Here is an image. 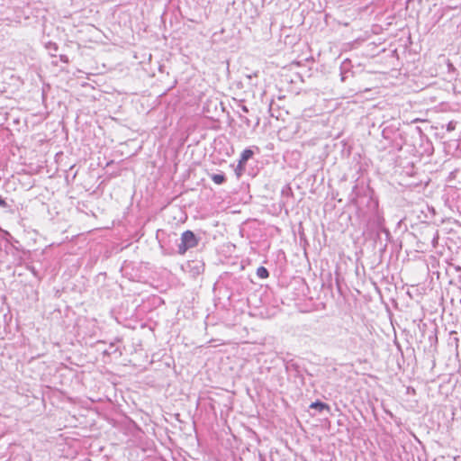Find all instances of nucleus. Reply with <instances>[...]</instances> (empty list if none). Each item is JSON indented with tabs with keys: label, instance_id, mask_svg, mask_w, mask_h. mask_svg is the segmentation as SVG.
<instances>
[{
	"label": "nucleus",
	"instance_id": "nucleus-1",
	"mask_svg": "<svg viewBox=\"0 0 461 461\" xmlns=\"http://www.w3.org/2000/svg\"><path fill=\"white\" fill-rule=\"evenodd\" d=\"M327 336L332 339L340 342L341 346L348 349H355L357 348V341L354 333L350 332L340 322H330L327 328Z\"/></svg>",
	"mask_w": 461,
	"mask_h": 461
},
{
	"label": "nucleus",
	"instance_id": "nucleus-2",
	"mask_svg": "<svg viewBox=\"0 0 461 461\" xmlns=\"http://www.w3.org/2000/svg\"><path fill=\"white\" fill-rule=\"evenodd\" d=\"M384 126L382 130V136L384 140H387L393 143L395 147H398V149H402V142H398V139L402 140V132L399 128L393 123L385 124L383 123Z\"/></svg>",
	"mask_w": 461,
	"mask_h": 461
},
{
	"label": "nucleus",
	"instance_id": "nucleus-3",
	"mask_svg": "<svg viewBox=\"0 0 461 461\" xmlns=\"http://www.w3.org/2000/svg\"><path fill=\"white\" fill-rule=\"evenodd\" d=\"M181 242L177 246V252L184 255L188 249L198 245V238L192 230H185L181 235Z\"/></svg>",
	"mask_w": 461,
	"mask_h": 461
},
{
	"label": "nucleus",
	"instance_id": "nucleus-4",
	"mask_svg": "<svg viewBox=\"0 0 461 461\" xmlns=\"http://www.w3.org/2000/svg\"><path fill=\"white\" fill-rule=\"evenodd\" d=\"M253 155H254V151L249 148L245 149L241 152L238 165L234 168L235 175L238 178H240L245 172L246 164H247L248 160L253 157Z\"/></svg>",
	"mask_w": 461,
	"mask_h": 461
},
{
	"label": "nucleus",
	"instance_id": "nucleus-5",
	"mask_svg": "<svg viewBox=\"0 0 461 461\" xmlns=\"http://www.w3.org/2000/svg\"><path fill=\"white\" fill-rule=\"evenodd\" d=\"M310 409L316 410L319 412H322L323 411H330V407L329 406V404L319 400L312 402L310 404Z\"/></svg>",
	"mask_w": 461,
	"mask_h": 461
},
{
	"label": "nucleus",
	"instance_id": "nucleus-6",
	"mask_svg": "<svg viewBox=\"0 0 461 461\" xmlns=\"http://www.w3.org/2000/svg\"><path fill=\"white\" fill-rule=\"evenodd\" d=\"M210 178L216 185H222V184H224L226 182V176H225L224 173L212 174L210 176Z\"/></svg>",
	"mask_w": 461,
	"mask_h": 461
},
{
	"label": "nucleus",
	"instance_id": "nucleus-7",
	"mask_svg": "<svg viewBox=\"0 0 461 461\" xmlns=\"http://www.w3.org/2000/svg\"><path fill=\"white\" fill-rule=\"evenodd\" d=\"M257 276L261 279H266L269 276V271L261 266L257 269Z\"/></svg>",
	"mask_w": 461,
	"mask_h": 461
},
{
	"label": "nucleus",
	"instance_id": "nucleus-8",
	"mask_svg": "<svg viewBox=\"0 0 461 461\" xmlns=\"http://www.w3.org/2000/svg\"><path fill=\"white\" fill-rule=\"evenodd\" d=\"M46 47L50 51H57L59 49L57 43L55 42H49Z\"/></svg>",
	"mask_w": 461,
	"mask_h": 461
},
{
	"label": "nucleus",
	"instance_id": "nucleus-9",
	"mask_svg": "<svg viewBox=\"0 0 461 461\" xmlns=\"http://www.w3.org/2000/svg\"><path fill=\"white\" fill-rule=\"evenodd\" d=\"M344 66H345V64H343V66L341 67V71H340L341 81H343V82L346 80L347 74L349 72V70H344Z\"/></svg>",
	"mask_w": 461,
	"mask_h": 461
},
{
	"label": "nucleus",
	"instance_id": "nucleus-10",
	"mask_svg": "<svg viewBox=\"0 0 461 461\" xmlns=\"http://www.w3.org/2000/svg\"><path fill=\"white\" fill-rule=\"evenodd\" d=\"M456 129V122H449L447 124V131H452Z\"/></svg>",
	"mask_w": 461,
	"mask_h": 461
},
{
	"label": "nucleus",
	"instance_id": "nucleus-11",
	"mask_svg": "<svg viewBox=\"0 0 461 461\" xmlns=\"http://www.w3.org/2000/svg\"><path fill=\"white\" fill-rule=\"evenodd\" d=\"M0 207H2V208L9 207L8 203L5 202V200L1 195H0Z\"/></svg>",
	"mask_w": 461,
	"mask_h": 461
},
{
	"label": "nucleus",
	"instance_id": "nucleus-12",
	"mask_svg": "<svg viewBox=\"0 0 461 461\" xmlns=\"http://www.w3.org/2000/svg\"><path fill=\"white\" fill-rule=\"evenodd\" d=\"M290 367L297 368V365L293 361L287 362L285 365L286 370H288Z\"/></svg>",
	"mask_w": 461,
	"mask_h": 461
},
{
	"label": "nucleus",
	"instance_id": "nucleus-13",
	"mask_svg": "<svg viewBox=\"0 0 461 461\" xmlns=\"http://www.w3.org/2000/svg\"><path fill=\"white\" fill-rule=\"evenodd\" d=\"M59 59L63 63H68L69 62L68 57L67 55H60L59 56Z\"/></svg>",
	"mask_w": 461,
	"mask_h": 461
},
{
	"label": "nucleus",
	"instance_id": "nucleus-14",
	"mask_svg": "<svg viewBox=\"0 0 461 461\" xmlns=\"http://www.w3.org/2000/svg\"><path fill=\"white\" fill-rule=\"evenodd\" d=\"M240 119H241V121H242L244 123H246V125H247L248 127H249V126H250V121L249 120V118H247V117H245V116H240Z\"/></svg>",
	"mask_w": 461,
	"mask_h": 461
},
{
	"label": "nucleus",
	"instance_id": "nucleus-15",
	"mask_svg": "<svg viewBox=\"0 0 461 461\" xmlns=\"http://www.w3.org/2000/svg\"><path fill=\"white\" fill-rule=\"evenodd\" d=\"M241 110H242L244 113H248V112H249L248 107H247V106H245V105H242V106H241Z\"/></svg>",
	"mask_w": 461,
	"mask_h": 461
},
{
	"label": "nucleus",
	"instance_id": "nucleus-16",
	"mask_svg": "<svg viewBox=\"0 0 461 461\" xmlns=\"http://www.w3.org/2000/svg\"><path fill=\"white\" fill-rule=\"evenodd\" d=\"M31 270H32V272L35 275V269H34V267H31Z\"/></svg>",
	"mask_w": 461,
	"mask_h": 461
},
{
	"label": "nucleus",
	"instance_id": "nucleus-17",
	"mask_svg": "<svg viewBox=\"0 0 461 461\" xmlns=\"http://www.w3.org/2000/svg\"><path fill=\"white\" fill-rule=\"evenodd\" d=\"M104 354H107V355H109L110 353H109L108 351H106V350H105V351L104 352Z\"/></svg>",
	"mask_w": 461,
	"mask_h": 461
}]
</instances>
